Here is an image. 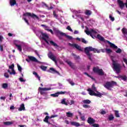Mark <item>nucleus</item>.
<instances>
[{"instance_id":"nucleus-1","label":"nucleus","mask_w":127,"mask_h":127,"mask_svg":"<svg viewBox=\"0 0 127 127\" xmlns=\"http://www.w3.org/2000/svg\"><path fill=\"white\" fill-rule=\"evenodd\" d=\"M91 51H93L94 53H96V52L97 53H100V51L97 49L93 48L92 47H87L84 48V52L88 56V59L90 60V61H93V60L92 59V55H93V54L90 53Z\"/></svg>"},{"instance_id":"nucleus-2","label":"nucleus","mask_w":127,"mask_h":127,"mask_svg":"<svg viewBox=\"0 0 127 127\" xmlns=\"http://www.w3.org/2000/svg\"><path fill=\"white\" fill-rule=\"evenodd\" d=\"M112 68L116 74H120L122 71V65L118 63V61L112 60Z\"/></svg>"},{"instance_id":"nucleus-3","label":"nucleus","mask_w":127,"mask_h":127,"mask_svg":"<svg viewBox=\"0 0 127 127\" xmlns=\"http://www.w3.org/2000/svg\"><path fill=\"white\" fill-rule=\"evenodd\" d=\"M117 85L118 84L117 83V82L114 80H111V81H107L103 86L106 89H107V90H112V88Z\"/></svg>"},{"instance_id":"nucleus-4","label":"nucleus","mask_w":127,"mask_h":127,"mask_svg":"<svg viewBox=\"0 0 127 127\" xmlns=\"http://www.w3.org/2000/svg\"><path fill=\"white\" fill-rule=\"evenodd\" d=\"M92 70L94 73H97L99 76H104L105 75V72L103 69L102 68L100 69L99 67H94Z\"/></svg>"},{"instance_id":"nucleus-5","label":"nucleus","mask_w":127,"mask_h":127,"mask_svg":"<svg viewBox=\"0 0 127 127\" xmlns=\"http://www.w3.org/2000/svg\"><path fill=\"white\" fill-rule=\"evenodd\" d=\"M23 16H30L32 18H36V19L39 20V17H38L37 15H35L34 13H31L30 12H26L23 14Z\"/></svg>"},{"instance_id":"nucleus-6","label":"nucleus","mask_w":127,"mask_h":127,"mask_svg":"<svg viewBox=\"0 0 127 127\" xmlns=\"http://www.w3.org/2000/svg\"><path fill=\"white\" fill-rule=\"evenodd\" d=\"M39 90H40V93L41 95H46V93L44 92L45 91H50L51 90V88L48 87V88H42V87H39Z\"/></svg>"},{"instance_id":"nucleus-7","label":"nucleus","mask_w":127,"mask_h":127,"mask_svg":"<svg viewBox=\"0 0 127 127\" xmlns=\"http://www.w3.org/2000/svg\"><path fill=\"white\" fill-rule=\"evenodd\" d=\"M48 56L49 58H50V59H51V60H53V61H54L56 63V64H57L56 58L55 57V56H54V55H53V54L52 52L49 53Z\"/></svg>"},{"instance_id":"nucleus-8","label":"nucleus","mask_w":127,"mask_h":127,"mask_svg":"<svg viewBox=\"0 0 127 127\" xmlns=\"http://www.w3.org/2000/svg\"><path fill=\"white\" fill-rule=\"evenodd\" d=\"M68 44L70 46H71V47L76 48V49H77V50H79V51H83V50H82V48H81V47H80V46H79L77 44H73L69 43Z\"/></svg>"},{"instance_id":"nucleus-9","label":"nucleus","mask_w":127,"mask_h":127,"mask_svg":"<svg viewBox=\"0 0 127 127\" xmlns=\"http://www.w3.org/2000/svg\"><path fill=\"white\" fill-rule=\"evenodd\" d=\"M28 58L29 59H26V61H27V62H30V61H33V62H38V60H37V59H36V58H35V57H34L28 56Z\"/></svg>"},{"instance_id":"nucleus-10","label":"nucleus","mask_w":127,"mask_h":127,"mask_svg":"<svg viewBox=\"0 0 127 127\" xmlns=\"http://www.w3.org/2000/svg\"><path fill=\"white\" fill-rule=\"evenodd\" d=\"M117 1L118 2V4L119 5L120 8H121V9H124V7H125V3H124L123 0H118Z\"/></svg>"},{"instance_id":"nucleus-11","label":"nucleus","mask_w":127,"mask_h":127,"mask_svg":"<svg viewBox=\"0 0 127 127\" xmlns=\"http://www.w3.org/2000/svg\"><path fill=\"white\" fill-rule=\"evenodd\" d=\"M59 33L62 36H65V37H66L68 39H69L70 40H71V39H72V36H70L68 35H66L65 33H63L62 32H59Z\"/></svg>"},{"instance_id":"nucleus-12","label":"nucleus","mask_w":127,"mask_h":127,"mask_svg":"<svg viewBox=\"0 0 127 127\" xmlns=\"http://www.w3.org/2000/svg\"><path fill=\"white\" fill-rule=\"evenodd\" d=\"M41 36L43 40H45V39H48V38H49V36L46 33H44L41 32Z\"/></svg>"},{"instance_id":"nucleus-13","label":"nucleus","mask_w":127,"mask_h":127,"mask_svg":"<svg viewBox=\"0 0 127 127\" xmlns=\"http://www.w3.org/2000/svg\"><path fill=\"white\" fill-rule=\"evenodd\" d=\"M95 122H96V121L94 119H93L91 117H89L88 118L87 123H88V124H89V125H92L93 124H94V123H95Z\"/></svg>"},{"instance_id":"nucleus-14","label":"nucleus","mask_w":127,"mask_h":127,"mask_svg":"<svg viewBox=\"0 0 127 127\" xmlns=\"http://www.w3.org/2000/svg\"><path fill=\"white\" fill-rule=\"evenodd\" d=\"M106 42L107 43H108V44H109V45H110V47H111V48H114V49H118V46H116V45L111 43L110 42V41H106Z\"/></svg>"},{"instance_id":"nucleus-15","label":"nucleus","mask_w":127,"mask_h":127,"mask_svg":"<svg viewBox=\"0 0 127 127\" xmlns=\"http://www.w3.org/2000/svg\"><path fill=\"white\" fill-rule=\"evenodd\" d=\"M9 4L10 6H14L16 4V0H9Z\"/></svg>"},{"instance_id":"nucleus-16","label":"nucleus","mask_w":127,"mask_h":127,"mask_svg":"<svg viewBox=\"0 0 127 127\" xmlns=\"http://www.w3.org/2000/svg\"><path fill=\"white\" fill-rule=\"evenodd\" d=\"M96 92L97 93H95V94H94V96L95 97H98V98H102L103 94L98 91H96Z\"/></svg>"},{"instance_id":"nucleus-17","label":"nucleus","mask_w":127,"mask_h":127,"mask_svg":"<svg viewBox=\"0 0 127 127\" xmlns=\"http://www.w3.org/2000/svg\"><path fill=\"white\" fill-rule=\"evenodd\" d=\"M18 111H25V107L24 106V104H22L20 107L18 109Z\"/></svg>"},{"instance_id":"nucleus-18","label":"nucleus","mask_w":127,"mask_h":127,"mask_svg":"<svg viewBox=\"0 0 127 127\" xmlns=\"http://www.w3.org/2000/svg\"><path fill=\"white\" fill-rule=\"evenodd\" d=\"M88 92H89V95H90V96H95V92H94V91L92 90V89H91V88H88L87 89Z\"/></svg>"},{"instance_id":"nucleus-19","label":"nucleus","mask_w":127,"mask_h":127,"mask_svg":"<svg viewBox=\"0 0 127 127\" xmlns=\"http://www.w3.org/2000/svg\"><path fill=\"white\" fill-rule=\"evenodd\" d=\"M85 14L86 15H87L88 16H90L91 14H92V11L90 10L86 9L84 12Z\"/></svg>"},{"instance_id":"nucleus-20","label":"nucleus","mask_w":127,"mask_h":127,"mask_svg":"<svg viewBox=\"0 0 127 127\" xmlns=\"http://www.w3.org/2000/svg\"><path fill=\"white\" fill-rule=\"evenodd\" d=\"M71 126H74V127H80V123L75 122H70Z\"/></svg>"},{"instance_id":"nucleus-21","label":"nucleus","mask_w":127,"mask_h":127,"mask_svg":"<svg viewBox=\"0 0 127 127\" xmlns=\"http://www.w3.org/2000/svg\"><path fill=\"white\" fill-rule=\"evenodd\" d=\"M49 119H50V117L48 116H46V117L45 118L44 120V122L45 123H47V124H49V125H50V122H49V121H48V120H49Z\"/></svg>"},{"instance_id":"nucleus-22","label":"nucleus","mask_w":127,"mask_h":127,"mask_svg":"<svg viewBox=\"0 0 127 127\" xmlns=\"http://www.w3.org/2000/svg\"><path fill=\"white\" fill-rule=\"evenodd\" d=\"M13 121H11V122L7 121V122H3V125H4L5 126H10L11 125H13Z\"/></svg>"},{"instance_id":"nucleus-23","label":"nucleus","mask_w":127,"mask_h":127,"mask_svg":"<svg viewBox=\"0 0 127 127\" xmlns=\"http://www.w3.org/2000/svg\"><path fill=\"white\" fill-rule=\"evenodd\" d=\"M50 43L51 45H52V46H54V47H59V46H58V45H57V44L55 43V42H54L53 41H50Z\"/></svg>"},{"instance_id":"nucleus-24","label":"nucleus","mask_w":127,"mask_h":127,"mask_svg":"<svg viewBox=\"0 0 127 127\" xmlns=\"http://www.w3.org/2000/svg\"><path fill=\"white\" fill-rule=\"evenodd\" d=\"M98 39L100 40V41H105V38H104L101 35L98 34L97 37Z\"/></svg>"},{"instance_id":"nucleus-25","label":"nucleus","mask_w":127,"mask_h":127,"mask_svg":"<svg viewBox=\"0 0 127 127\" xmlns=\"http://www.w3.org/2000/svg\"><path fill=\"white\" fill-rule=\"evenodd\" d=\"M16 48H17L18 50L21 52L22 51V47H21V46L20 45H17L16 44H15Z\"/></svg>"},{"instance_id":"nucleus-26","label":"nucleus","mask_w":127,"mask_h":127,"mask_svg":"<svg viewBox=\"0 0 127 127\" xmlns=\"http://www.w3.org/2000/svg\"><path fill=\"white\" fill-rule=\"evenodd\" d=\"M66 63L67 64H68V65H69L70 67H71V68H74V64H73L72 62L69 61H66Z\"/></svg>"},{"instance_id":"nucleus-27","label":"nucleus","mask_w":127,"mask_h":127,"mask_svg":"<svg viewBox=\"0 0 127 127\" xmlns=\"http://www.w3.org/2000/svg\"><path fill=\"white\" fill-rule=\"evenodd\" d=\"M66 115L67 118H72V117H73V113L71 112H66Z\"/></svg>"},{"instance_id":"nucleus-28","label":"nucleus","mask_w":127,"mask_h":127,"mask_svg":"<svg viewBox=\"0 0 127 127\" xmlns=\"http://www.w3.org/2000/svg\"><path fill=\"white\" fill-rule=\"evenodd\" d=\"M114 119H115V117H114V115L113 114H110L108 116L109 121H113V120H114Z\"/></svg>"},{"instance_id":"nucleus-29","label":"nucleus","mask_w":127,"mask_h":127,"mask_svg":"<svg viewBox=\"0 0 127 127\" xmlns=\"http://www.w3.org/2000/svg\"><path fill=\"white\" fill-rule=\"evenodd\" d=\"M82 103H83V104H91V101L90 100L86 99L82 101Z\"/></svg>"},{"instance_id":"nucleus-30","label":"nucleus","mask_w":127,"mask_h":127,"mask_svg":"<svg viewBox=\"0 0 127 127\" xmlns=\"http://www.w3.org/2000/svg\"><path fill=\"white\" fill-rule=\"evenodd\" d=\"M114 112H115V117L116 118H120V114L119 113V111L115 110Z\"/></svg>"},{"instance_id":"nucleus-31","label":"nucleus","mask_w":127,"mask_h":127,"mask_svg":"<svg viewBox=\"0 0 127 127\" xmlns=\"http://www.w3.org/2000/svg\"><path fill=\"white\" fill-rule=\"evenodd\" d=\"M67 82H68V83H69V84H70L71 86H74V85H75V83L73 82V81H72L71 79H68L67 80Z\"/></svg>"},{"instance_id":"nucleus-32","label":"nucleus","mask_w":127,"mask_h":127,"mask_svg":"<svg viewBox=\"0 0 127 127\" xmlns=\"http://www.w3.org/2000/svg\"><path fill=\"white\" fill-rule=\"evenodd\" d=\"M63 105H65V106H68V103L66 102V99L65 98L63 99L61 102Z\"/></svg>"},{"instance_id":"nucleus-33","label":"nucleus","mask_w":127,"mask_h":127,"mask_svg":"<svg viewBox=\"0 0 127 127\" xmlns=\"http://www.w3.org/2000/svg\"><path fill=\"white\" fill-rule=\"evenodd\" d=\"M50 72L51 73H58V71L56 70L53 67L50 68Z\"/></svg>"},{"instance_id":"nucleus-34","label":"nucleus","mask_w":127,"mask_h":127,"mask_svg":"<svg viewBox=\"0 0 127 127\" xmlns=\"http://www.w3.org/2000/svg\"><path fill=\"white\" fill-rule=\"evenodd\" d=\"M8 87V84L7 83H3L2 85V88L3 89H6Z\"/></svg>"},{"instance_id":"nucleus-35","label":"nucleus","mask_w":127,"mask_h":127,"mask_svg":"<svg viewBox=\"0 0 127 127\" xmlns=\"http://www.w3.org/2000/svg\"><path fill=\"white\" fill-rule=\"evenodd\" d=\"M121 79L123 80V81H127V77L126 75H121Z\"/></svg>"},{"instance_id":"nucleus-36","label":"nucleus","mask_w":127,"mask_h":127,"mask_svg":"<svg viewBox=\"0 0 127 127\" xmlns=\"http://www.w3.org/2000/svg\"><path fill=\"white\" fill-rule=\"evenodd\" d=\"M85 32L87 34V35H90V36H92L91 30H90V31L85 30Z\"/></svg>"},{"instance_id":"nucleus-37","label":"nucleus","mask_w":127,"mask_h":127,"mask_svg":"<svg viewBox=\"0 0 127 127\" xmlns=\"http://www.w3.org/2000/svg\"><path fill=\"white\" fill-rule=\"evenodd\" d=\"M91 32V34H97L98 33V32L97 31H96V30H94L93 29H90Z\"/></svg>"},{"instance_id":"nucleus-38","label":"nucleus","mask_w":127,"mask_h":127,"mask_svg":"<svg viewBox=\"0 0 127 127\" xmlns=\"http://www.w3.org/2000/svg\"><path fill=\"white\" fill-rule=\"evenodd\" d=\"M40 68L42 70H43V71H46V69H47V67L44 65H41Z\"/></svg>"},{"instance_id":"nucleus-39","label":"nucleus","mask_w":127,"mask_h":127,"mask_svg":"<svg viewBox=\"0 0 127 127\" xmlns=\"http://www.w3.org/2000/svg\"><path fill=\"white\" fill-rule=\"evenodd\" d=\"M51 96H52V97H58V96H59V94L58 92H56L55 94H51Z\"/></svg>"},{"instance_id":"nucleus-40","label":"nucleus","mask_w":127,"mask_h":127,"mask_svg":"<svg viewBox=\"0 0 127 127\" xmlns=\"http://www.w3.org/2000/svg\"><path fill=\"white\" fill-rule=\"evenodd\" d=\"M105 50L108 54H110V53H112V52H113L112 50H111L110 49H106Z\"/></svg>"},{"instance_id":"nucleus-41","label":"nucleus","mask_w":127,"mask_h":127,"mask_svg":"<svg viewBox=\"0 0 127 127\" xmlns=\"http://www.w3.org/2000/svg\"><path fill=\"white\" fill-rule=\"evenodd\" d=\"M92 89L93 91H95V92H96L97 91V88H96V86L95 85V84H93L92 86Z\"/></svg>"},{"instance_id":"nucleus-42","label":"nucleus","mask_w":127,"mask_h":127,"mask_svg":"<svg viewBox=\"0 0 127 127\" xmlns=\"http://www.w3.org/2000/svg\"><path fill=\"white\" fill-rule=\"evenodd\" d=\"M83 107L85 108V109H90V108H91V106L90 105H88L87 104H84L83 105Z\"/></svg>"},{"instance_id":"nucleus-43","label":"nucleus","mask_w":127,"mask_h":127,"mask_svg":"<svg viewBox=\"0 0 127 127\" xmlns=\"http://www.w3.org/2000/svg\"><path fill=\"white\" fill-rule=\"evenodd\" d=\"M17 66L18 71H19V72H21L22 70V68H21V66H20V65H19V64H17Z\"/></svg>"},{"instance_id":"nucleus-44","label":"nucleus","mask_w":127,"mask_h":127,"mask_svg":"<svg viewBox=\"0 0 127 127\" xmlns=\"http://www.w3.org/2000/svg\"><path fill=\"white\" fill-rule=\"evenodd\" d=\"M81 42H82V43H84V44H87V43H88V42L87 41H86V40H85V39L82 38H81Z\"/></svg>"},{"instance_id":"nucleus-45","label":"nucleus","mask_w":127,"mask_h":127,"mask_svg":"<svg viewBox=\"0 0 127 127\" xmlns=\"http://www.w3.org/2000/svg\"><path fill=\"white\" fill-rule=\"evenodd\" d=\"M9 69L13 70L14 69V64H12L11 65H9Z\"/></svg>"},{"instance_id":"nucleus-46","label":"nucleus","mask_w":127,"mask_h":127,"mask_svg":"<svg viewBox=\"0 0 127 127\" xmlns=\"http://www.w3.org/2000/svg\"><path fill=\"white\" fill-rule=\"evenodd\" d=\"M59 95H64V94L67 93V92L66 91H61V92H58Z\"/></svg>"},{"instance_id":"nucleus-47","label":"nucleus","mask_w":127,"mask_h":127,"mask_svg":"<svg viewBox=\"0 0 127 127\" xmlns=\"http://www.w3.org/2000/svg\"><path fill=\"white\" fill-rule=\"evenodd\" d=\"M109 18L111 21H115V17H113L111 15H109Z\"/></svg>"},{"instance_id":"nucleus-48","label":"nucleus","mask_w":127,"mask_h":127,"mask_svg":"<svg viewBox=\"0 0 127 127\" xmlns=\"http://www.w3.org/2000/svg\"><path fill=\"white\" fill-rule=\"evenodd\" d=\"M12 72H10V75H15L16 74V72H15V70L14 69H11Z\"/></svg>"},{"instance_id":"nucleus-49","label":"nucleus","mask_w":127,"mask_h":127,"mask_svg":"<svg viewBox=\"0 0 127 127\" xmlns=\"http://www.w3.org/2000/svg\"><path fill=\"white\" fill-rule=\"evenodd\" d=\"M66 29H67V30H69V31H71V32H73V30H72L70 26H67L66 27Z\"/></svg>"},{"instance_id":"nucleus-50","label":"nucleus","mask_w":127,"mask_h":127,"mask_svg":"<svg viewBox=\"0 0 127 127\" xmlns=\"http://www.w3.org/2000/svg\"><path fill=\"white\" fill-rule=\"evenodd\" d=\"M72 56L74 57V59H79V58H80L79 56H77V55L74 54H72Z\"/></svg>"},{"instance_id":"nucleus-51","label":"nucleus","mask_w":127,"mask_h":127,"mask_svg":"<svg viewBox=\"0 0 127 127\" xmlns=\"http://www.w3.org/2000/svg\"><path fill=\"white\" fill-rule=\"evenodd\" d=\"M4 76L5 78H9V75H8V74L6 72L4 73Z\"/></svg>"},{"instance_id":"nucleus-52","label":"nucleus","mask_w":127,"mask_h":127,"mask_svg":"<svg viewBox=\"0 0 127 127\" xmlns=\"http://www.w3.org/2000/svg\"><path fill=\"white\" fill-rule=\"evenodd\" d=\"M116 52V53L121 54V53L122 52V49H121L120 48H118V50H117Z\"/></svg>"},{"instance_id":"nucleus-53","label":"nucleus","mask_w":127,"mask_h":127,"mask_svg":"<svg viewBox=\"0 0 127 127\" xmlns=\"http://www.w3.org/2000/svg\"><path fill=\"white\" fill-rule=\"evenodd\" d=\"M53 15L55 16V17H56V18H57V17H58V15H57V14H56V12H55V11H53Z\"/></svg>"},{"instance_id":"nucleus-54","label":"nucleus","mask_w":127,"mask_h":127,"mask_svg":"<svg viewBox=\"0 0 127 127\" xmlns=\"http://www.w3.org/2000/svg\"><path fill=\"white\" fill-rule=\"evenodd\" d=\"M100 114L101 115H106V114H107V112H106V111H105L104 110H102L100 112Z\"/></svg>"},{"instance_id":"nucleus-55","label":"nucleus","mask_w":127,"mask_h":127,"mask_svg":"<svg viewBox=\"0 0 127 127\" xmlns=\"http://www.w3.org/2000/svg\"><path fill=\"white\" fill-rule=\"evenodd\" d=\"M92 127H100V125H99V124H94L93 125H92Z\"/></svg>"},{"instance_id":"nucleus-56","label":"nucleus","mask_w":127,"mask_h":127,"mask_svg":"<svg viewBox=\"0 0 127 127\" xmlns=\"http://www.w3.org/2000/svg\"><path fill=\"white\" fill-rule=\"evenodd\" d=\"M19 80L20 82H25V80L23 79L22 77H20Z\"/></svg>"},{"instance_id":"nucleus-57","label":"nucleus","mask_w":127,"mask_h":127,"mask_svg":"<svg viewBox=\"0 0 127 127\" xmlns=\"http://www.w3.org/2000/svg\"><path fill=\"white\" fill-rule=\"evenodd\" d=\"M58 117V116L56 115H52L50 117V119H52L53 118H56Z\"/></svg>"},{"instance_id":"nucleus-58","label":"nucleus","mask_w":127,"mask_h":127,"mask_svg":"<svg viewBox=\"0 0 127 127\" xmlns=\"http://www.w3.org/2000/svg\"><path fill=\"white\" fill-rule=\"evenodd\" d=\"M0 51H3V46L0 45Z\"/></svg>"},{"instance_id":"nucleus-59","label":"nucleus","mask_w":127,"mask_h":127,"mask_svg":"<svg viewBox=\"0 0 127 127\" xmlns=\"http://www.w3.org/2000/svg\"><path fill=\"white\" fill-rule=\"evenodd\" d=\"M33 75H35V77H37L39 75L37 73V72H36L35 71H34L33 72Z\"/></svg>"},{"instance_id":"nucleus-60","label":"nucleus","mask_w":127,"mask_h":127,"mask_svg":"<svg viewBox=\"0 0 127 127\" xmlns=\"http://www.w3.org/2000/svg\"><path fill=\"white\" fill-rule=\"evenodd\" d=\"M23 19L25 21L26 23H27L28 25L29 24V23L28 22V20H27V19H26L25 18H24Z\"/></svg>"},{"instance_id":"nucleus-61","label":"nucleus","mask_w":127,"mask_h":127,"mask_svg":"<svg viewBox=\"0 0 127 127\" xmlns=\"http://www.w3.org/2000/svg\"><path fill=\"white\" fill-rule=\"evenodd\" d=\"M80 119H81V120H82V121H85V116H81V117H80Z\"/></svg>"},{"instance_id":"nucleus-62","label":"nucleus","mask_w":127,"mask_h":127,"mask_svg":"<svg viewBox=\"0 0 127 127\" xmlns=\"http://www.w3.org/2000/svg\"><path fill=\"white\" fill-rule=\"evenodd\" d=\"M0 100H2L3 101H5V97H0Z\"/></svg>"},{"instance_id":"nucleus-63","label":"nucleus","mask_w":127,"mask_h":127,"mask_svg":"<svg viewBox=\"0 0 127 127\" xmlns=\"http://www.w3.org/2000/svg\"><path fill=\"white\" fill-rule=\"evenodd\" d=\"M2 39H3V37L2 36L0 35V42H2Z\"/></svg>"},{"instance_id":"nucleus-64","label":"nucleus","mask_w":127,"mask_h":127,"mask_svg":"<svg viewBox=\"0 0 127 127\" xmlns=\"http://www.w3.org/2000/svg\"><path fill=\"white\" fill-rule=\"evenodd\" d=\"M75 103V102L74 101V100H71L70 101V103H69V105H71L74 104V103Z\"/></svg>"}]
</instances>
